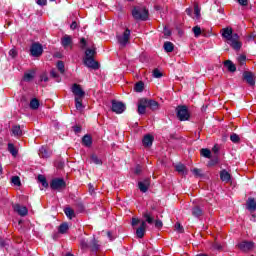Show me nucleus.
<instances>
[{"label": "nucleus", "instance_id": "nucleus-30", "mask_svg": "<svg viewBox=\"0 0 256 256\" xmlns=\"http://www.w3.org/2000/svg\"><path fill=\"white\" fill-rule=\"evenodd\" d=\"M143 89H145V83H143V81L137 82L134 86V91H136V93H141Z\"/></svg>", "mask_w": 256, "mask_h": 256}, {"label": "nucleus", "instance_id": "nucleus-41", "mask_svg": "<svg viewBox=\"0 0 256 256\" xmlns=\"http://www.w3.org/2000/svg\"><path fill=\"white\" fill-rule=\"evenodd\" d=\"M57 69L60 73H65V63H63V61H58Z\"/></svg>", "mask_w": 256, "mask_h": 256}, {"label": "nucleus", "instance_id": "nucleus-61", "mask_svg": "<svg viewBox=\"0 0 256 256\" xmlns=\"http://www.w3.org/2000/svg\"><path fill=\"white\" fill-rule=\"evenodd\" d=\"M219 163V159L215 158L211 160L210 165H217Z\"/></svg>", "mask_w": 256, "mask_h": 256}, {"label": "nucleus", "instance_id": "nucleus-50", "mask_svg": "<svg viewBox=\"0 0 256 256\" xmlns=\"http://www.w3.org/2000/svg\"><path fill=\"white\" fill-rule=\"evenodd\" d=\"M175 230L178 231V233H183L184 229L183 227L181 226V223L177 222L175 224Z\"/></svg>", "mask_w": 256, "mask_h": 256}, {"label": "nucleus", "instance_id": "nucleus-33", "mask_svg": "<svg viewBox=\"0 0 256 256\" xmlns=\"http://www.w3.org/2000/svg\"><path fill=\"white\" fill-rule=\"evenodd\" d=\"M8 151H9V153H11V155H13V157H17L18 151H17V148H15V145L9 143L8 144Z\"/></svg>", "mask_w": 256, "mask_h": 256}, {"label": "nucleus", "instance_id": "nucleus-16", "mask_svg": "<svg viewBox=\"0 0 256 256\" xmlns=\"http://www.w3.org/2000/svg\"><path fill=\"white\" fill-rule=\"evenodd\" d=\"M150 185H151V182H150L149 178L138 182V187H139V189L142 193H147V191L149 190Z\"/></svg>", "mask_w": 256, "mask_h": 256}, {"label": "nucleus", "instance_id": "nucleus-18", "mask_svg": "<svg viewBox=\"0 0 256 256\" xmlns=\"http://www.w3.org/2000/svg\"><path fill=\"white\" fill-rule=\"evenodd\" d=\"M95 55H97V48L92 46L86 49L84 59H94Z\"/></svg>", "mask_w": 256, "mask_h": 256}, {"label": "nucleus", "instance_id": "nucleus-11", "mask_svg": "<svg viewBox=\"0 0 256 256\" xmlns=\"http://www.w3.org/2000/svg\"><path fill=\"white\" fill-rule=\"evenodd\" d=\"M30 53L32 57H41V55H43V46L39 43L32 44Z\"/></svg>", "mask_w": 256, "mask_h": 256}, {"label": "nucleus", "instance_id": "nucleus-59", "mask_svg": "<svg viewBox=\"0 0 256 256\" xmlns=\"http://www.w3.org/2000/svg\"><path fill=\"white\" fill-rule=\"evenodd\" d=\"M37 5H47V0H37Z\"/></svg>", "mask_w": 256, "mask_h": 256}, {"label": "nucleus", "instance_id": "nucleus-2", "mask_svg": "<svg viewBox=\"0 0 256 256\" xmlns=\"http://www.w3.org/2000/svg\"><path fill=\"white\" fill-rule=\"evenodd\" d=\"M142 217L144 220L141 221V225L138 229H136V235L139 239H143L145 237V231H147V223L149 225H153L155 221V217H153V213L146 210L142 213Z\"/></svg>", "mask_w": 256, "mask_h": 256}, {"label": "nucleus", "instance_id": "nucleus-8", "mask_svg": "<svg viewBox=\"0 0 256 256\" xmlns=\"http://www.w3.org/2000/svg\"><path fill=\"white\" fill-rule=\"evenodd\" d=\"M71 91L75 96V99H84L85 98V91L81 88L79 84H73L71 87Z\"/></svg>", "mask_w": 256, "mask_h": 256}, {"label": "nucleus", "instance_id": "nucleus-3", "mask_svg": "<svg viewBox=\"0 0 256 256\" xmlns=\"http://www.w3.org/2000/svg\"><path fill=\"white\" fill-rule=\"evenodd\" d=\"M80 247L81 249H91L93 253H97V251L101 249V245L95 236H93L90 240L85 237H81Z\"/></svg>", "mask_w": 256, "mask_h": 256}, {"label": "nucleus", "instance_id": "nucleus-38", "mask_svg": "<svg viewBox=\"0 0 256 256\" xmlns=\"http://www.w3.org/2000/svg\"><path fill=\"white\" fill-rule=\"evenodd\" d=\"M67 231H69V224H67V223H62V224L59 226V233L65 234V233H67Z\"/></svg>", "mask_w": 256, "mask_h": 256}, {"label": "nucleus", "instance_id": "nucleus-36", "mask_svg": "<svg viewBox=\"0 0 256 256\" xmlns=\"http://www.w3.org/2000/svg\"><path fill=\"white\" fill-rule=\"evenodd\" d=\"M201 156L205 157L206 159H211V150L207 148L201 149Z\"/></svg>", "mask_w": 256, "mask_h": 256}, {"label": "nucleus", "instance_id": "nucleus-37", "mask_svg": "<svg viewBox=\"0 0 256 256\" xmlns=\"http://www.w3.org/2000/svg\"><path fill=\"white\" fill-rule=\"evenodd\" d=\"M30 109H39V100L37 98H33L30 101Z\"/></svg>", "mask_w": 256, "mask_h": 256}, {"label": "nucleus", "instance_id": "nucleus-46", "mask_svg": "<svg viewBox=\"0 0 256 256\" xmlns=\"http://www.w3.org/2000/svg\"><path fill=\"white\" fill-rule=\"evenodd\" d=\"M230 140L232 141V143H239L240 141L239 135H237L236 133L232 134L230 136Z\"/></svg>", "mask_w": 256, "mask_h": 256}, {"label": "nucleus", "instance_id": "nucleus-62", "mask_svg": "<svg viewBox=\"0 0 256 256\" xmlns=\"http://www.w3.org/2000/svg\"><path fill=\"white\" fill-rule=\"evenodd\" d=\"M70 29L72 30L77 29V22H72V24L70 25Z\"/></svg>", "mask_w": 256, "mask_h": 256}, {"label": "nucleus", "instance_id": "nucleus-29", "mask_svg": "<svg viewBox=\"0 0 256 256\" xmlns=\"http://www.w3.org/2000/svg\"><path fill=\"white\" fill-rule=\"evenodd\" d=\"M82 143H83V145H85V147H91V145H93V140H92L91 136L85 135L82 138Z\"/></svg>", "mask_w": 256, "mask_h": 256}, {"label": "nucleus", "instance_id": "nucleus-28", "mask_svg": "<svg viewBox=\"0 0 256 256\" xmlns=\"http://www.w3.org/2000/svg\"><path fill=\"white\" fill-rule=\"evenodd\" d=\"M192 215L193 217H197V218L201 217L203 215V209H201V207L199 206H194L192 208Z\"/></svg>", "mask_w": 256, "mask_h": 256}, {"label": "nucleus", "instance_id": "nucleus-43", "mask_svg": "<svg viewBox=\"0 0 256 256\" xmlns=\"http://www.w3.org/2000/svg\"><path fill=\"white\" fill-rule=\"evenodd\" d=\"M153 77H155V79H161V77H163V73H161V71H159V69H154Z\"/></svg>", "mask_w": 256, "mask_h": 256}, {"label": "nucleus", "instance_id": "nucleus-20", "mask_svg": "<svg viewBox=\"0 0 256 256\" xmlns=\"http://www.w3.org/2000/svg\"><path fill=\"white\" fill-rule=\"evenodd\" d=\"M153 136L151 134L145 135L142 143L144 145V147H151V145H153Z\"/></svg>", "mask_w": 256, "mask_h": 256}, {"label": "nucleus", "instance_id": "nucleus-45", "mask_svg": "<svg viewBox=\"0 0 256 256\" xmlns=\"http://www.w3.org/2000/svg\"><path fill=\"white\" fill-rule=\"evenodd\" d=\"M237 61H238V63H240V65H244L245 62L247 61V56H245V55H240V56L237 58Z\"/></svg>", "mask_w": 256, "mask_h": 256}, {"label": "nucleus", "instance_id": "nucleus-15", "mask_svg": "<svg viewBox=\"0 0 256 256\" xmlns=\"http://www.w3.org/2000/svg\"><path fill=\"white\" fill-rule=\"evenodd\" d=\"M147 98H142L138 101V113L139 115H145L147 111Z\"/></svg>", "mask_w": 256, "mask_h": 256}, {"label": "nucleus", "instance_id": "nucleus-22", "mask_svg": "<svg viewBox=\"0 0 256 256\" xmlns=\"http://www.w3.org/2000/svg\"><path fill=\"white\" fill-rule=\"evenodd\" d=\"M224 67L227 68L230 73H235L237 71V67L231 60H226L224 62Z\"/></svg>", "mask_w": 256, "mask_h": 256}, {"label": "nucleus", "instance_id": "nucleus-23", "mask_svg": "<svg viewBox=\"0 0 256 256\" xmlns=\"http://www.w3.org/2000/svg\"><path fill=\"white\" fill-rule=\"evenodd\" d=\"M220 179L225 183H229L231 181V174H229V172H227L226 170H222L220 172Z\"/></svg>", "mask_w": 256, "mask_h": 256}, {"label": "nucleus", "instance_id": "nucleus-48", "mask_svg": "<svg viewBox=\"0 0 256 256\" xmlns=\"http://www.w3.org/2000/svg\"><path fill=\"white\" fill-rule=\"evenodd\" d=\"M153 223H155V227L157 229H161V227H163V221H161L159 219L154 220Z\"/></svg>", "mask_w": 256, "mask_h": 256}, {"label": "nucleus", "instance_id": "nucleus-39", "mask_svg": "<svg viewBox=\"0 0 256 256\" xmlns=\"http://www.w3.org/2000/svg\"><path fill=\"white\" fill-rule=\"evenodd\" d=\"M38 181L41 183L44 187H49V183H47V178L43 175H38Z\"/></svg>", "mask_w": 256, "mask_h": 256}, {"label": "nucleus", "instance_id": "nucleus-7", "mask_svg": "<svg viewBox=\"0 0 256 256\" xmlns=\"http://www.w3.org/2000/svg\"><path fill=\"white\" fill-rule=\"evenodd\" d=\"M240 249V251H243V253H249V251H253L255 249V243L253 241H247L244 240L236 245Z\"/></svg>", "mask_w": 256, "mask_h": 256}, {"label": "nucleus", "instance_id": "nucleus-34", "mask_svg": "<svg viewBox=\"0 0 256 256\" xmlns=\"http://www.w3.org/2000/svg\"><path fill=\"white\" fill-rule=\"evenodd\" d=\"M64 213L68 217V219H72L73 217H75V211L69 207L64 210Z\"/></svg>", "mask_w": 256, "mask_h": 256}, {"label": "nucleus", "instance_id": "nucleus-10", "mask_svg": "<svg viewBox=\"0 0 256 256\" xmlns=\"http://www.w3.org/2000/svg\"><path fill=\"white\" fill-rule=\"evenodd\" d=\"M126 107L123 104V102L112 100V111L113 113H117L118 115H121L125 111Z\"/></svg>", "mask_w": 256, "mask_h": 256}, {"label": "nucleus", "instance_id": "nucleus-47", "mask_svg": "<svg viewBox=\"0 0 256 256\" xmlns=\"http://www.w3.org/2000/svg\"><path fill=\"white\" fill-rule=\"evenodd\" d=\"M194 15L196 16V19H199L201 17V9H199V6L194 7Z\"/></svg>", "mask_w": 256, "mask_h": 256}, {"label": "nucleus", "instance_id": "nucleus-13", "mask_svg": "<svg viewBox=\"0 0 256 256\" xmlns=\"http://www.w3.org/2000/svg\"><path fill=\"white\" fill-rule=\"evenodd\" d=\"M243 79L248 85H251V87L255 85V74H253V72L245 71L243 73Z\"/></svg>", "mask_w": 256, "mask_h": 256}, {"label": "nucleus", "instance_id": "nucleus-56", "mask_svg": "<svg viewBox=\"0 0 256 256\" xmlns=\"http://www.w3.org/2000/svg\"><path fill=\"white\" fill-rule=\"evenodd\" d=\"M239 5H242V7H247L248 1L247 0H238Z\"/></svg>", "mask_w": 256, "mask_h": 256}, {"label": "nucleus", "instance_id": "nucleus-40", "mask_svg": "<svg viewBox=\"0 0 256 256\" xmlns=\"http://www.w3.org/2000/svg\"><path fill=\"white\" fill-rule=\"evenodd\" d=\"M11 182L13 183V185H15L16 187H21V179L19 178V176H13L11 178Z\"/></svg>", "mask_w": 256, "mask_h": 256}, {"label": "nucleus", "instance_id": "nucleus-60", "mask_svg": "<svg viewBox=\"0 0 256 256\" xmlns=\"http://www.w3.org/2000/svg\"><path fill=\"white\" fill-rule=\"evenodd\" d=\"M135 174L140 175L141 174V166H137L135 169Z\"/></svg>", "mask_w": 256, "mask_h": 256}, {"label": "nucleus", "instance_id": "nucleus-21", "mask_svg": "<svg viewBox=\"0 0 256 256\" xmlns=\"http://www.w3.org/2000/svg\"><path fill=\"white\" fill-rule=\"evenodd\" d=\"M146 105L152 111H157V109H159V103L155 100L146 99Z\"/></svg>", "mask_w": 256, "mask_h": 256}, {"label": "nucleus", "instance_id": "nucleus-54", "mask_svg": "<svg viewBox=\"0 0 256 256\" xmlns=\"http://www.w3.org/2000/svg\"><path fill=\"white\" fill-rule=\"evenodd\" d=\"M9 55H10V57H12L14 59V57H17V50L11 49L9 51Z\"/></svg>", "mask_w": 256, "mask_h": 256}, {"label": "nucleus", "instance_id": "nucleus-52", "mask_svg": "<svg viewBox=\"0 0 256 256\" xmlns=\"http://www.w3.org/2000/svg\"><path fill=\"white\" fill-rule=\"evenodd\" d=\"M40 81H44L45 83H47V81H49V77L47 76V73H43L40 76Z\"/></svg>", "mask_w": 256, "mask_h": 256}, {"label": "nucleus", "instance_id": "nucleus-27", "mask_svg": "<svg viewBox=\"0 0 256 256\" xmlns=\"http://www.w3.org/2000/svg\"><path fill=\"white\" fill-rule=\"evenodd\" d=\"M32 79H35V71L30 70L29 72H26V73L24 74L23 80H24L26 83L31 82Z\"/></svg>", "mask_w": 256, "mask_h": 256}, {"label": "nucleus", "instance_id": "nucleus-32", "mask_svg": "<svg viewBox=\"0 0 256 256\" xmlns=\"http://www.w3.org/2000/svg\"><path fill=\"white\" fill-rule=\"evenodd\" d=\"M173 49H174L173 43L171 42L164 43V50L166 53H172Z\"/></svg>", "mask_w": 256, "mask_h": 256}, {"label": "nucleus", "instance_id": "nucleus-49", "mask_svg": "<svg viewBox=\"0 0 256 256\" xmlns=\"http://www.w3.org/2000/svg\"><path fill=\"white\" fill-rule=\"evenodd\" d=\"M141 221L139 218H132V227H137V225H139V223L141 224Z\"/></svg>", "mask_w": 256, "mask_h": 256}, {"label": "nucleus", "instance_id": "nucleus-5", "mask_svg": "<svg viewBox=\"0 0 256 256\" xmlns=\"http://www.w3.org/2000/svg\"><path fill=\"white\" fill-rule=\"evenodd\" d=\"M130 38H131V30L129 29H126L122 35L116 36L117 42L119 43L122 49L127 47V43H129Z\"/></svg>", "mask_w": 256, "mask_h": 256}, {"label": "nucleus", "instance_id": "nucleus-6", "mask_svg": "<svg viewBox=\"0 0 256 256\" xmlns=\"http://www.w3.org/2000/svg\"><path fill=\"white\" fill-rule=\"evenodd\" d=\"M176 115L179 121H188L189 120V110L187 106H178L176 108Z\"/></svg>", "mask_w": 256, "mask_h": 256}, {"label": "nucleus", "instance_id": "nucleus-12", "mask_svg": "<svg viewBox=\"0 0 256 256\" xmlns=\"http://www.w3.org/2000/svg\"><path fill=\"white\" fill-rule=\"evenodd\" d=\"M83 63L88 69H93L94 71L99 69V62L95 61V58H83Z\"/></svg>", "mask_w": 256, "mask_h": 256}, {"label": "nucleus", "instance_id": "nucleus-17", "mask_svg": "<svg viewBox=\"0 0 256 256\" xmlns=\"http://www.w3.org/2000/svg\"><path fill=\"white\" fill-rule=\"evenodd\" d=\"M246 209H248V211L250 213H255L256 212L255 198H248V200L246 201Z\"/></svg>", "mask_w": 256, "mask_h": 256}, {"label": "nucleus", "instance_id": "nucleus-44", "mask_svg": "<svg viewBox=\"0 0 256 256\" xmlns=\"http://www.w3.org/2000/svg\"><path fill=\"white\" fill-rule=\"evenodd\" d=\"M192 31H193L195 37H199V35H201V27H199V26L193 27Z\"/></svg>", "mask_w": 256, "mask_h": 256}, {"label": "nucleus", "instance_id": "nucleus-1", "mask_svg": "<svg viewBox=\"0 0 256 256\" xmlns=\"http://www.w3.org/2000/svg\"><path fill=\"white\" fill-rule=\"evenodd\" d=\"M223 39H226V43L232 47L235 51H239L242 47L241 41H239V34L233 33V28H223L221 30Z\"/></svg>", "mask_w": 256, "mask_h": 256}, {"label": "nucleus", "instance_id": "nucleus-51", "mask_svg": "<svg viewBox=\"0 0 256 256\" xmlns=\"http://www.w3.org/2000/svg\"><path fill=\"white\" fill-rule=\"evenodd\" d=\"M213 248L216 249V251H221L223 249V245H221L219 242H215L213 244Z\"/></svg>", "mask_w": 256, "mask_h": 256}, {"label": "nucleus", "instance_id": "nucleus-24", "mask_svg": "<svg viewBox=\"0 0 256 256\" xmlns=\"http://www.w3.org/2000/svg\"><path fill=\"white\" fill-rule=\"evenodd\" d=\"M175 169L180 175H187L188 173L187 167H185V165H183L182 163L177 164L175 166Z\"/></svg>", "mask_w": 256, "mask_h": 256}, {"label": "nucleus", "instance_id": "nucleus-14", "mask_svg": "<svg viewBox=\"0 0 256 256\" xmlns=\"http://www.w3.org/2000/svg\"><path fill=\"white\" fill-rule=\"evenodd\" d=\"M13 209L15 213H18V215H20L21 217H25V215L29 213V210L27 209V207L20 204H13Z\"/></svg>", "mask_w": 256, "mask_h": 256}, {"label": "nucleus", "instance_id": "nucleus-26", "mask_svg": "<svg viewBox=\"0 0 256 256\" xmlns=\"http://www.w3.org/2000/svg\"><path fill=\"white\" fill-rule=\"evenodd\" d=\"M39 157H42V159H47L51 157V153H49V150H47L45 146H42L39 150Z\"/></svg>", "mask_w": 256, "mask_h": 256}, {"label": "nucleus", "instance_id": "nucleus-42", "mask_svg": "<svg viewBox=\"0 0 256 256\" xmlns=\"http://www.w3.org/2000/svg\"><path fill=\"white\" fill-rule=\"evenodd\" d=\"M192 173L195 175V177H203V171L199 168H194Z\"/></svg>", "mask_w": 256, "mask_h": 256}, {"label": "nucleus", "instance_id": "nucleus-63", "mask_svg": "<svg viewBox=\"0 0 256 256\" xmlns=\"http://www.w3.org/2000/svg\"><path fill=\"white\" fill-rule=\"evenodd\" d=\"M212 151L213 153L217 154L219 153V147L217 145H215L213 148H212Z\"/></svg>", "mask_w": 256, "mask_h": 256}, {"label": "nucleus", "instance_id": "nucleus-25", "mask_svg": "<svg viewBox=\"0 0 256 256\" xmlns=\"http://www.w3.org/2000/svg\"><path fill=\"white\" fill-rule=\"evenodd\" d=\"M12 135H14V137H21V135H23V129H21L20 125L12 127Z\"/></svg>", "mask_w": 256, "mask_h": 256}, {"label": "nucleus", "instance_id": "nucleus-35", "mask_svg": "<svg viewBox=\"0 0 256 256\" xmlns=\"http://www.w3.org/2000/svg\"><path fill=\"white\" fill-rule=\"evenodd\" d=\"M83 98H75V107L78 111H81L83 109Z\"/></svg>", "mask_w": 256, "mask_h": 256}, {"label": "nucleus", "instance_id": "nucleus-4", "mask_svg": "<svg viewBox=\"0 0 256 256\" xmlns=\"http://www.w3.org/2000/svg\"><path fill=\"white\" fill-rule=\"evenodd\" d=\"M132 17L137 21H147L149 19V10L145 7H136L132 10Z\"/></svg>", "mask_w": 256, "mask_h": 256}, {"label": "nucleus", "instance_id": "nucleus-58", "mask_svg": "<svg viewBox=\"0 0 256 256\" xmlns=\"http://www.w3.org/2000/svg\"><path fill=\"white\" fill-rule=\"evenodd\" d=\"M107 237L110 239V241H113V239H115V236L110 231L107 232Z\"/></svg>", "mask_w": 256, "mask_h": 256}, {"label": "nucleus", "instance_id": "nucleus-19", "mask_svg": "<svg viewBox=\"0 0 256 256\" xmlns=\"http://www.w3.org/2000/svg\"><path fill=\"white\" fill-rule=\"evenodd\" d=\"M62 46L67 48L71 47L73 45V38L69 35H64L62 40H61Z\"/></svg>", "mask_w": 256, "mask_h": 256}, {"label": "nucleus", "instance_id": "nucleus-64", "mask_svg": "<svg viewBox=\"0 0 256 256\" xmlns=\"http://www.w3.org/2000/svg\"><path fill=\"white\" fill-rule=\"evenodd\" d=\"M74 131H75L76 133H81V127L75 126V127H74Z\"/></svg>", "mask_w": 256, "mask_h": 256}, {"label": "nucleus", "instance_id": "nucleus-57", "mask_svg": "<svg viewBox=\"0 0 256 256\" xmlns=\"http://www.w3.org/2000/svg\"><path fill=\"white\" fill-rule=\"evenodd\" d=\"M50 75H51V77H53L54 79H57V77H59V74H57V71H55V70H51Z\"/></svg>", "mask_w": 256, "mask_h": 256}, {"label": "nucleus", "instance_id": "nucleus-31", "mask_svg": "<svg viewBox=\"0 0 256 256\" xmlns=\"http://www.w3.org/2000/svg\"><path fill=\"white\" fill-rule=\"evenodd\" d=\"M91 159V163H94L95 165H103V161H101V159H99V157H97V155L92 154L90 156Z\"/></svg>", "mask_w": 256, "mask_h": 256}, {"label": "nucleus", "instance_id": "nucleus-53", "mask_svg": "<svg viewBox=\"0 0 256 256\" xmlns=\"http://www.w3.org/2000/svg\"><path fill=\"white\" fill-rule=\"evenodd\" d=\"M80 43H81V49H85L87 47V40H85V38H81Z\"/></svg>", "mask_w": 256, "mask_h": 256}, {"label": "nucleus", "instance_id": "nucleus-9", "mask_svg": "<svg viewBox=\"0 0 256 256\" xmlns=\"http://www.w3.org/2000/svg\"><path fill=\"white\" fill-rule=\"evenodd\" d=\"M50 187L51 189L59 191L60 189H65V187H67V184L65 183V180L61 178H55L52 180Z\"/></svg>", "mask_w": 256, "mask_h": 256}, {"label": "nucleus", "instance_id": "nucleus-55", "mask_svg": "<svg viewBox=\"0 0 256 256\" xmlns=\"http://www.w3.org/2000/svg\"><path fill=\"white\" fill-rule=\"evenodd\" d=\"M88 187H89V193L93 195L95 193V187L93 186V184H89Z\"/></svg>", "mask_w": 256, "mask_h": 256}]
</instances>
